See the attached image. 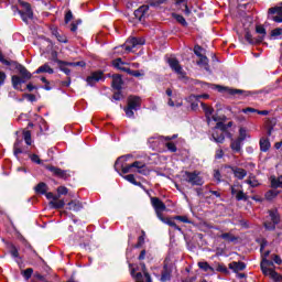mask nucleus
I'll list each match as a JSON object with an SVG mask.
<instances>
[{
	"instance_id": "1",
	"label": "nucleus",
	"mask_w": 282,
	"mask_h": 282,
	"mask_svg": "<svg viewBox=\"0 0 282 282\" xmlns=\"http://www.w3.org/2000/svg\"><path fill=\"white\" fill-rule=\"evenodd\" d=\"M202 107L203 111H205L207 123L210 124V122L213 121L217 122L215 129H220V133L214 132L212 134V138L215 142L221 144L224 140H226V137L224 135V131H226V126L224 124V122H221V118H219L217 115H213V112L215 111L213 108L206 106V104L204 102L202 104Z\"/></svg>"
},
{
	"instance_id": "2",
	"label": "nucleus",
	"mask_w": 282,
	"mask_h": 282,
	"mask_svg": "<svg viewBox=\"0 0 282 282\" xmlns=\"http://www.w3.org/2000/svg\"><path fill=\"white\" fill-rule=\"evenodd\" d=\"M260 252L262 257V261L260 263L262 274H264V276H270V279L275 282H282V275L274 270V262L268 260V257H270V250L264 249Z\"/></svg>"
},
{
	"instance_id": "3",
	"label": "nucleus",
	"mask_w": 282,
	"mask_h": 282,
	"mask_svg": "<svg viewBox=\"0 0 282 282\" xmlns=\"http://www.w3.org/2000/svg\"><path fill=\"white\" fill-rule=\"evenodd\" d=\"M122 173H139L140 175H150L151 169L147 164L135 161L128 165H121Z\"/></svg>"
},
{
	"instance_id": "4",
	"label": "nucleus",
	"mask_w": 282,
	"mask_h": 282,
	"mask_svg": "<svg viewBox=\"0 0 282 282\" xmlns=\"http://www.w3.org/2000/svg\"><path fill=\"white\" fill-rule=\"evenodd\" d=\"M142 107V99L138 96H129L127 107L123 108V111L127 118H135V111Z\"/></svg>"
},
{
	"instance_id": "5",
	"label": "nucleus",
	"mask_w": 282,
	"mask_h": 282,
	"mask_svg": "<svg viewBox=\"0 0 282 282\" xmlns=\"http://www.w3.org/2000/svg\"><path fill=\"white\" fill-rule=\"evenodd\" d=\"M15 69H18L19 74L22 77H19L17 75H13L11 80H12V85L14 89H19V85L25 83V80H30V78H32V74L29 73L28 68H25L23 65L18 64L15 66Z\"/></svg>"
},
{
	"instance_id": "6",
	"label": "nucleus",
	"mask_w": 282,
	"mask_h": 282,
	"mask_svg": "<svg viewBox=\"0 0 282 282\" xmlns=\"http://www.w3.org/2000/svg\"><path fill=\"white\" fill-rule=\"evenodd\" d=\"M183 180L192 186H204V177L202 176V172L199 171H185L183 174Z\"/></svg>"
},
{
	"instance_id": "7",
	"label": "nucleus",
	"mask_w": 282,
	"mask_h": 282,
	"mask_svg": "<svg viewBox=\"0 0 282 282\" xmlns=\"http://www.w3.org/2000/svg\"><path fill=\"white\" fill-rule=\"evenodd\" d=\"M281 221V216H279V210L271 209L269 210V217L264 221V228L267 230H274L276 228V224Z\"/></svg>"
},
{
	"instance_id": "8",
	"label": "nucleus",
	"mask_w": 282,
	"mask_h": 282,
	"mask_svg": "<svg viewBox=\"0 0 282 282\" xmlns=\"http://www.w3.org/2000/svg\"><path fill=\"white\" fill-rule=\"evenodd\" d=\"M21 8H23L24 11L19 10L17 8H13V10H17L18 14H20L22 21H24V23H28L29 19H32V17H34V13H32V8L30 7V3L24 2V1H19Z\"/></svg>"
},
{
	"instance_id": "9",
	"label": "nucleus",
	"mask_w": 282,
	"mask_h": 282,
	"mask_svg": "<svg viewBox=\"0 0 282 282\" xmlns=\"http://www.w3.org/2000/svg\"><path fill=\"white\" fill-rule=\"evenodd\" d=\"M167 63L172 69V72H175L177 74L178 78H185L186 73L184 72V68H182V65L180 64V61L175 57H169Z\"/></svg>"
},
{
	"instance_id": "10",
	"label": "nucleus",
	"mask_w": 282,
	"mask_h": 282,
	"mask_svg": "<svg viewBox=\"0 0 282 282\" xmlns=\"http://www.w3.org/2000/svg\"><path fill=\"white\" fill-rule=\"evenodd\" d=\"M142 265V273H135V269L131 270V276L133 279H135V282H152L151 281V275L149 274V272H147V264L141 263Z\"/></svg>"
},
{
	"instance_id": "11",
	"label": "nucleus",
	"mask_w": 282,
	"mask_h": 282,
	"mask_svg": "<svg viewBox=\"0 0 282 282\" xmlns=\"http://www.w3.org/2000/svg\"><path fill=\"white\" fill-rule=\"evenodd\" d=\"M58 66L61 72H64L66 76H69L72 70L67 67H85V62H64V61H58Z\"/></svg>"
},
{
	"instance_id": "12",
	"label": "nucleus",
	"mask_w": 282,
	"mask_h": 282,
	"mask_svg": "<svg viewBox=\"0 0 282 282\" xmlns=\"http://www.w3.org/2000/svg\"><path fill=\"white\" fill-rule=\"evenodd\" d=\"M151 204L155 210L158 219H162V217H163L162 213H164V210H166V205L164 204V202H162L158 197H151Z\"/></svg>"
},
{
	"instance_id": "13",
	"label": "nucleus",
	"mask_w": 282,
	"mask_h": 282,
	"mask_svg": "<svg viewBox=\"0 0 282 282\" xmlns=\"http://www.w3.org/2000/svg\"><path fill=\"white\" fill-rule=\"evenodd\" d=\"M138 45H144V40L142 37H130L123 44L126 52H131L133 47H138Z\"/></svg>"
},
{
	"instance_id": "14",
	"label": "nucleus",
	"mask_w": 282,
	"mask_h": 282,
	"mask_svg": "<svg viewBox=\"0 0 282 282\" xmlns=\"http://www.w3.org/2000/svg\"><path fill=\"white\" fill-rule=\"evenodd\" d=\"M269 19H271L275 23H282V7L270 8Z\"/></svg>"
},
{
	"instance_id": "15",
	"label": "nucleus",
	"mask_w": 282,
	"mask_h": 282,
	"mask_svg": "<svg viewBox=\"0 0 282 282\" xmlns=\"http://www.w3.org/2000/svg\"><path fill=\"white\" fill-rule=\"evenodd\" d=\"M99 80H102V73L101 72L93 73L91 75H89L86 78V82L90 87H94L96 85V83H99Z\"/></svg>"
},
{
	"instance_id": "16",
	"label": "nucleus",
	"mask_w": 282,
	"mask_h": 282,
	"mask_svg": "<svg viewBox=\"0 0 282 282\" xmlns=\"http://www.w3.org/2000/svg\"><path fill=\"white\" fill-rule=\"evenodd\" d=\"M47 170L51 171L53 175H56V177H61L62 180H67V177H69L67 171L58 169L56 166H48Z\"/></svg>"
},
{
	"instance_id": "17",
	"label": "nucleus",
	"mask_w": 282,
	"mask_h": 282,
	"mask_svg": "<svg viewBox=\"0 0 282 282\" xmlns=\"http://www.w3.org/2000/svg\"><path fill=\"white\" fill-rule=\"evenodd\" d=\"M147 12H149V6H141L134 11V17L139 21H143L144 17H147Z\"/></svg>"
},
{
	"instance_id": "18",
	"label": "nucleus",
	"mask_w": 282,
	"mask_h": 282,
	"mask_svg": "<svg viewBox=\"0 0 282 282\" xmlns=\"http://www.w3.org/2000/svg\"><path fill=\"white\" fill-rule=\"evenodd\" d=\"M176 7L182 10L188 17L191 14V9H188V0H176Z\"/></svg>"
},
{
	"instance_id": "19",
	"label": "nucleus",
	"mask_w": 282,
	"mask_h": 282,
	"mask_svg": "<svg viewBox=\"0 0 282 282\" xmlns=\"http://www.w3.org/2000/svg\"><path fill=\"white\" fill-rule=\"evenodd\" d=\"M245 39L247 42L250 43V45H259V43H263V36L252 37V34H250V32H247L245 34Z\"/></svg>"
},
{
	"instance_id": "20",
	"label": "nucleus",
	"mask_w": 282,
	"mask_h": 282,
	"mask_svg": "<svg viewBox=\"0 0 282 282\" xmlns=\"http://www.w3.org/2000/svg\"><path fill=\"white\" fill-rule=\"evenodd\" d=\"M229 270H234L235 272H241L246 270V263L243 262H231L229 263Z\"/></svg>"
},
{
	"instance_id": "21",
	"label": "nucleus",
	"mask_w": 282,
	"mask_h": 282,
	"mask_svg": "<svg viewBox=\"0 0 282 282\" xmlns=\"http://www.w3.org/2000/svg\"><path fill=\"white\" fill-rule=\"evenodd\" d=\"M111 85L117 91H120V89H122V77L120 75H115Z\"/></svg>"
},
{
	"instance_id": "22",
	"label": "nucleus",
	"mask_w": 282,
	"mask_h": 282,
	"mask_svg": "<svg viewBox=\"0 0 282 282\" xmlns=\"http://www.w3.org/2000/svg\"><path fill=\"white\" fill-rule=\"evenodd\" d=\"M242 113H258L259 116H268L270 112L268 110H258L251 107L242 109Z\"/></svg>"
},
{
	"instance_id": "23",
	"label": "nucleus",
	"mask_w": 282,
	"mask_h": 282,
	"mask_svg": "<svg viewBox=\"0 0 282 282\" xmlns=\"http://www.w3.org/2000/svg\"><path fill=\"white\" fill-rule=\"evenodd\" d=\"M232 173L237 180H243L248 175V172L241 167H232Z\"/></svg>"
},
{
	"instance_id": "24",
	"label": "nucleus",
	"mask_w": 282,
	"mask_h": 282,
	"mask_svg": "<svg viewBox=\"0 0 282 282\" xmlns=\"http://www.w3.org/2000/svg\"><path fill=\"white\" fill-rule=\"evenodd\" d=\"M35 74H54V69L50 67V64H44L35 70Z\"/></svg>"
},
{
	"instance_id": "25",
	"label": "nucleus",
	"mask_w": 282,
	"mask_h": 282,
	"mask_svg": "<svg viewBox=\"0 0 282 282\" xmlns=\"http://www.w3.org/2000/svg\"><path fill=\"white\" fill-rule=\"evenodd\" d=\"M270 140L267 138H261L260 139V151H262L263 153H267V151H270Z\"/></svg>"
},
{
	"instance_id": "26",
	"label": "nucleus",
	"mask_w": 282,
	"mask_h": 282,
	"mask_svg": "<svg viewBox=\"0 0 282 282\" xmlns=\"http://www.w3.org/2000/svg\"><path fill=\"white\" fill-rule=\"evenodd\" d=\"M58 198H59V196L54 197V200H51V202H50V206H52V208H56V209H58V208H64V206H65V200L58 199Z\"/></svg>"
},
{
	"instance_id": "27",
	"label": "nucleus",
	"mask_w": 282,
	"mask_h": 282,
	"mask_svg": "<svg viewBox=\"0 0 282 282\" xmlns=\"http://www.w3.org/2000/svg\"><path fill=\"white\" fill-rule=\"evenodd\" d=\"M241 142H243V141H241L239 139L231 140L230 148L232 151H235V153L241 152Z\"/></svg>"
},
{
	"instance_id": "28",
	"label": "nucleus",
	"mask_w": 282,
	"mask_h": 282,
	"mask_svg": "<svg viewBox=\"0 0 282 282\" xmlns=\"http://www.w3.org/2000/svg\"><path fill=\"white\" fill-rule=\"evenodd\" d=\"M35 193H37V195H45V193H47V184L45 183H39L35 188H34Z\"/></svg>"
},
{
	"instance_id": "29",
	"label": "nucleus",
	"mask_w": 282,
	"mask_h": 282,
	"mask_svg": "<svg viewBox=\"0 0 282 282\" xmlns=\"http://www.w3.org/2000/svg\"><path fill=\"white\" fill-rule=\"evenodd\" d=\"M160 221H162L163 224H166L167 226H171V228H175V230H182L177 224H175V221H173L171 218H164V216H161V218H159Z\"/></svg>"
},
{
	"instance_id": "30",
	"label": "nucleus",
	"mask_w": 282,
	"mask_h": 282,
	"mask_svg": "<svg viewBox=\"0 0 282 282\" xmlns=\"http://www.w3.org/2000/svg\"><path fill=\"white\" fill-rule=\"evenodd\" d=\"M83 208V204L78 200H72L68 203V210L78 212Z\"/></svg>"
},
{
	"instance_id": "31",
	"label": "nucleus",
	"mask_w": 282,
	"mask_h": 282,
	"mask_svg": "<svg viewBox=\"0 0 282 282\" xmlns=\"http://www.w3.org/2000/svg\"><path fill=\"white\" fill-rule=\"evenodd\" d=\"M271 186L273 188H282V176H271Z\"/></svg>"
},
{
	"instance_id": "32",
	"label": "nucleus",
	"mask_w": 282,
	"mask_h": 282,
	"mask_svg": "<svg viewBox=\"0 0 282 282\" xmlns=\"http://www.w3.org/2000/svg\"><path fill=\"white\" fill-rule=\"evenodd\" d=\"M279 196V191L276 189H270L265 193V199L269 202H272V199H275Z\"/></svg>"
},
{
	"instance_id": "33",
	"label": "nucleus",
	"mask_w": 282,
	"mask_h": 282,
	"mask_svg": "<svg viewBox=\"0 0 282 282\" xmlns=\"http://www.w3.org/2000/svg\"><path fill=\"white\" fill-rule=\"evenodd\" d=\"M198 268L204 272H215V269L208 262H198Z\"/></svg>"
},
{
	"instance_id": "34",
	"label": "nucleus",
	"mask_w": 282,
	"mask_h": 282,
	"mask_svg": "<svg viewBox=\"0 0 282 282\" xmlns=\"http://www.w3.org/2000/svg\"><path fill=\"white\" fill-rule=\"evenodd\" d=\"M197 65L204 67V69H208V57L206 55H200Z\"/></svg>"
},
{
	"instance_id": "35",
	"label": "nucleus",
	"mask_w": 282,
	"mask_h": 282,
	"mask_svg": "<svg viewBox=\"0 0 282 282\" xmlns=\"http://www.w3.org/2000/svg\"><path fill=\"white\" fill-rule=\"evenodd\" d=\"M23 138L25 141V144L30 147L32 144V132H30V130L23 131Z\"/></svg>"
},
{
	"instance_id": "36",
	"label": "nucleus",
	"mask_w": 282,
	"mask_h": 282,
	"mask_svg": "<svg viewBox=\"0 0 282 282\" xmlns=\"http://www.w3.org/2000/svg\"><path fill=\"white\" fill-rule=\"evenodd\" d=\"M220 239H224L225 241H237V237L230 232L221 234Z\"/></svg>"
},
{
	"instance_id": "37",
	"label": "nucleus",
	"mask_w": 282,
	"mask_h": 282,
	"mask_svg": "<svg viewBox=\"0 0 282 282\" xmlns=\"http://www.w3.org/2000/svg\"><path fill=\"white\" fill-rule=\"evenodd\" d=\"M236 199L238 202H248V195H246V193H243V191L239 189L237 192Z\"/></svg>"
},
{
	"instance_id": "38",
	"label": "nucleus",
	"mask_w": 282,
	"mask_h": 282,
	"mask_svg": "<svg viewBox=\"0 0 282 282\" xmlns=\"http://www.w3.org/2000/svg\"><path fill=\"white\" fill-rule=\"evenodd\" d=\"M246 184H249L252 188H257L259 186V181L254 178V176H249V180L246 181Z\"/></svg>"
},
{
	"instance_id": "39",
	"label": "nucleus",
	"mask_w": 282,
	"mask_h": 282,
	"mask_svg": "<svg viewBox=\"0 0 282 282\" xmlns=\"http://www.w3.org/2000/svg\"><path fill=\"white\" fill-rule=\"evenodd\" d=\"M34 273V269L29 268L25 269L24 271H22V276H24V279L30 280L32 278V274Z\"/></svg>"
},
{
	"instance_id": "40",
	"label": "nucleus",
	"mask_w": 282,
	"mask_h": 282,
	"mask_svg": "<svg viewBox=\"0 0 282 282\" xmlns=\"http://www.w3.org/2000/svg\"><path fill=\"white\" fill-rule=\"evenodd\" d=\"M13 153L15 155V158H19L20 153H23V150H21V145L20 142H15L13 145Z\"/></svg>"
},
{
	"instance_id": "41",
	"label": "nucleus",
	"mask_w": 282,
	"mask_h": 282,
	"mask_svg": "<svg viewBox=\"0 0 282 282\" xmlns=\"http://www.w3.org/2000/svg\"><path fill=\"white\" fill-rule=\"evenodd\" d=\"M171 279V272H169V270H166V267H164V271L161 274V281L165 282L169 281Z\"/></svg>"
},
{
	"instance_id": "42",
	"label": "nucleus",
	"mask_w": 282,
	"mask_h": 282,
	"mask_svg": "<svg viewBox=\"0 0 282 282\" xmlns=\"http://www.w3.org/2000/svg\"><path fill=\"white\" fill-rule=\"evenodd\" d=\"M246 138H248V132L246 131V128H240L238 140L243 142V140H246Z\"/></svg>"
},
{
	"instance_id": "43",
	"label": "nucleus",
	"mask_w": 282,
	"mask_h": 282,
	"mask_svg": "<svg viewBox=\"0 0 282 282\" xmlns=\"http://www.w3.org/2000/svg\"><path fill=\"white\" fill-rule=\"evenodd\" d=\"M165 147H166L167 150L171 151V153L177 152V145H175V143H173V142H171V141L167 142V143L165 144Z\"/></svg>"
},
{
	"instance_id": "44",
	"label": "nucleus",
	"mask_w": 282,
	"mask_h": 282,
	"mask_svg": "<svg viewBox=\"0 0 282 282\" xmlns=\"http://www.w3.org/2000/svg\"><path fill=\"white\" fill-rule=\"evenodd\" d=\"M256 32L257 34H261L260 36H262L263 39H265V28H263L262 25H257L256 26Z\"/></svg>"
},
{
	"instance_id": "45",
	"label": "nucleus",
	"mask_w": 282,
	"mask_h": 282,
	"mask_svg": "<svg viewBox=\"0 0 282 282\" xmlns=\"http://www.w3.org/2000/svg\"><path fill=\"white\" fill-rule=\"evenodd\" d=\"M173 17L178 23H181V25H187L186 19H184L182 15L173 14Z\"/></svg>"
},
{
	"instance_id": "46",
	"label": "nucleus",
	"mask_w": 282,
	"mask_h": 282,
	"mask_svg": "<svg viewBox=\"0 0 282 282\" xmlns=\"http://www.w3.org/2000/svg\"><path fill=\"white\" fill-rule=\"evenodd\" d=\"M166 0H150L149 4L152 8H158V6H162V3H164Z\"/></svg>"
},
{
	"instance_id": "47",
	"label": "nucleus",
	"mask_w": 282,
	"mask_h": 282,
	"mask_svg": "<svg viewBox=\"0 0 282 282\" xmlns=\"http://www.w3.org/2000/svg\"><path fill=\"white\" fill-rule=\"evenodd\" d=\"M10 254H11V257H13L14 259H19V249H17V248L14 247V245L11 246Z\"/></svg>"
},
{
	"instance_id": "48",
	"label": "nucleus",
	"mask_w": 282,
	"mask_h": 282,
	"mask_svg": "<svg viewBox=\"0 0 282 282\" xmlns=\"http://www.w3.org/2000/svg\"><path fill=\"white\" fill-rule=\"evenodd\" d=\"M225 90H226L228 94H230V96H235V95H237V94H242V93H243V90H241V89H232V88H225Z\"/></svg>"
},
{
	"instance_id": "49",
	"label": "nucleus",
	"mask_w": 282,
	"mask_h": 282,
	"mask_svg": "<svg viewBox=\"0 0 282 282\" xmlns=\"http://www.w3.org/2000/svg\"><path fill=\"white\" fill-rule=\"evenodd\" d=\"M199 98L208 99L209 96L207 94H204V95H191L189 96V100H198Z\"/></svg>"
},
{
	"instance_id": "50",
	"label": "nucleus",
	"mask_w": 282,
	"mask_h": 282,
	"mask_svg": "<svg viewBox=\"0 0 282 282\" xmlns=\"http://www.w3.org/2000/svg\"><path fill=\"white\" fill-rule=\"evenodd\" d=\"M123 178L127 180V182H130V184H137V181H135V176L133 174H128L126 176H123Z\"/></svg>"
},
{
	"instance_id": "51",
	"label": "nucleus",
	"mask_w": 282,
	"mask_h": 282,
	"mask_svg": "<svg viewBox=\"0 0 282 282\" xmlns=\"http://www.w3.org/2000/svg\"><path fill=\"white\" fill-rule=\"evenodd\" d=\"M174 219L182 221L183 224H191V220H188V217L186 216H175Z\"/></svg>"
},
{
	"instance_id": "52",
	"label": "nucleus",
	"mask_w": 282,
	"mask_h": 282,
	"mask_svg": "<svg viewBox=\"0 0 282 282\" xmlns=\"http://www.w3.org/2000/svg\"><path fill=\"white\" fill-rule=\"evenodd\" d=\"M203 51H204V48H202V46H199V45H196L194 47V53L196 54V56H198V58L204 56V54H202Z\"/></svg>"
},
{
	"instance_id": "53",
	"label": "nucleus",
	"mask_w": 282,
	"mask_h": 282,
	"mask_svg": "<svg viewBox=\"0 0 282 282\" xmlns=\"http://www.w3.org/2000/svg\"><path fill=\"white\" fill-rule=\"evenodd\" d=\"M113 65H115L118 69H120L121 67L124 66V62H122L121 58H117V59L113 61Z\"/></svg>"
},
{
	"instance_id": "54",
	"label": "nucleus",
	"mask_w": 282,
	"mask_h": 282,
	"mask_svg": "<svg viewBox=\"0 0 282 282\" xmlns=\"http://www.w3.org/2000/svg\"><path fill=\"white\" fill-rule=\"evenodd\" d=\"M130 76H134L135 78H140V76H144V73H140V70H128Z\"/></svg>"
},
{
	"instance_id": "55",
	"label": "nucleus",
	"mask_w": 282,
	"mask_h": 282,
	"mask_svg": "<svg viewBox=\"0 0 282 282\" xmlns=\"http://www.w3.org/2000/svg\"><path fill=\"white\" fill-rule=\"evenodd\" d=\"M281 34H282V29L281 28H276V29L271 31V36H281Z\"/></svg>"
},
{
	"instance_id": "56",
	"label": "nucleus",
	"mask_w": 282,
	"mask_h": 282,
	"mask_svg": "<svg viewBox=\"0 0 282 282\" xmlns=\"http://www.w3.org/2000/svg\"><path fill=\"white\" fill-rule=\"evenodd\" d=\"M57 193H58V195H67L68 189H67V187H65V186H59V187L57 188Z\"/></svg>"
},
{
	"instance_id": "57",
	"label": "nucleus",
	"mask_w": 282,
	"mask_h": 282,
	"mask_svg": "<svg viewBox=\"0 0 282 282\" xmlns=\"http://www.w3.org/2000/svg\"><path fill=\"white\" fill-rule=\"evenodd\" d=\"M31 162H35V164H41V159L36 154H32L31 156Z\"/></svg>"
},
{
	"instance_id": "58",
	"label": "nucleus",
	"mask_w": 282,
	"mask_h": 282,
	"mask_svg": "<svg viewBox=\"0 0 282 282\" xmlns=\"http://www.w3.org/2000/svg\"><path fill=\"white\" fill-rule=\"evenodd\" d=\"M55 36H56L57 41H59V43H67V37L61 35L58 33H56Z\"/></svg>"
},
{
	"instance_id": "59",
	"label": "nucleus",
	"mask_w": 282,
	"mask_h": 282,
	"mask_svg": "<svg viewBox=\"0 0 282 282\" xmlns=\"http://www.w3.org/2000/svg\"><path fill=\"white\" fill-rule=\"evenodd\" d=\"M215 158H216V160H221V158H224V150H221V149L217 150Z\"/></svg>"
},
{
	"instance_id": "60",
	"label": "nucleus",
	"mask_w": 282,
	"mask_h": 282,
	"mask_svg": "<svg viewBox=\"0 0 282 282\" xmlns=\"http://www.w3.org/2000/svg\"><path fill=\"white\" fill-rule=\"evenodd\" d=\"M112 98L113 100H122V93L118 90L117 93L113 94Z\"/></svg>"
},
{
	"instance_id": "61",
	"label": "nucleus",
	"mask_w": 282,
	"mask_h": 282,
	"mask_svg": "<svg viewBox=\"0 0 282 282\" xmlns=\"http://www.w3.org/2000/svg\"><path fill=\"white\" fill-rule=\"evenodd\" d=\"M73 14H72V11H68L66 14H65V23H69V21H72L73 19Z\"/></svg>"
},
{
	"instance_id": "62",
	"label": "nucleus",
	"mask_w": 282,
	"mask_h": 282,
	"mask_svg": "<svg viewBox=\"0 0 282 282\" xmlns=\"http://www.w3.org/2000/svg\"><path fill=\"white\" fill-rule=\"evenodd\" d=\"M33 279L35 281H45V276L41 275V273H34Z\"/></svg>"
},
{
	"instance_id": "63",
	"label": "nucleus",
	"mask_w": 282,
	"mask_h": 282,
	"mask_svg": "<svg viewBox=\"0 0 282 282\" xmlns=\"http://www.w3.org/2000/svg\"><path fill=\"white\" fill-rule=\"evenodd\" d=\"M217 272H227V268L224 264H218L216 268Z\"/></svg>"
},
{
	"instance_id": "64",
	"label": "nucleus",
	"mask_w": 282,
	"mask_h": 282,
	"mask_svg": "<svg viewBox=\"0 0 282 282\" xmlns=\"http://www.w3.org/2000/svg\"><path fill=\"white\" fill-rule=\"evenodd\" d=\"M272 259H273L274 263H276L278 265H281V263H282L281 257L273 256Z\"/></svg>"
}]
</instances>
